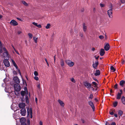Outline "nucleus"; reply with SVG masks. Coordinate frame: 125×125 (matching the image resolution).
Wrapping results in <instances>:
<instances>
[{"mask_svg":"<svg viewBox=\"0 0 125 125\" xmlns=\"http://www.w3.org/2000/svg\"><path fill=\"white\" fill-rule=\"evenodd\" d=\"M27 117L29 116L30 115L31 118H32V110L31 108L30 109L28 108L27 109Z\"/></svg>","mask_w":125,"mask_h":125,"instance_id":"1","label":"nucleus"},{"mask_svg":"<svg viewBox=\"0 0 125 125\" xmlns=\"http://www.w3.org/2000/svg\"><path fill=\"white\" fill-rule=\"evenodd\" d=\"M2 49L3 51L5 52L3 53L4 57L6 56V58L9 59V55L8 52L7 51L6 48L5 47H3Z\"/></svg>","mask_w":125,"mask_h":125,"instance_id":"2","label":"nucleus"},{"mask_svg":"<svg viewBox=\"0 0 125 125\" xmlns=\"http://www.w3.org/2000/svg\"><path fill=\"white\" fill-rule=\"evenodd\" d=\"M14 88L15 91L17 92L20 91L21 88L19 84H15Z\"/></svg>","mask_w":125,"mask_h":125,"instance_id":"3","label":"nucleus"},{"mask_svg":"<svg viewBox=\"0 0 125 125\" xmlns=\"http://www.w3.org/2000/svg\"><path fill=\"white\" fill-rule=\"evenodd\" d=\"M65 62L70 67L73 66L74 64V62L69 60H66L65 61Z\"/></svg>","mask_w":125,"mask_h":125,"instance_id":"4","label":"nucleus"},{"mask_svg":"<svg viewBox=\"0 0 125 125\" xmlns=\"http://www.w3.org/2000/svg\"><path fill=\"white\" fill-rule=\"evenodd\" d=\"M84 85L87 88L90 89L91 87V85L90 83L87 81L83 82Z\"/></svg>","mask_w":125,"mask_h":125,"instance_id":"5","label":"nucleus"},{"mask_svg":"<svg viewBox=\"0 0 125 125\" xmlns=\"http://www.w3.org/2000/svg\"><path fill=\"white\" fill-rule=\"evenodd\" d=\"M13 80L16 84H19L20 83V81L19 78L17 76H15L13 77Z\"/></svg>","mask_w":125,"mask_h":125,"instance_id":"6","label":"nucleus"},{"mask_svg":"<svg viewBox=\"0 0 125 125\" xmlns=\"http://www.w3.org/2000/svg\"><path fill=\"white\" fill-rule=\"evenodd\" d=\"M3 63L5 66L6 67H8L10 65L9 62L7 59H4L3 61Z\"/></svg>","mask_w":125,"mask_h":125,"instance_id":"7","label":"nucleus"},{"mask_svg":"<svg viewBox=\"0 0 125 125\" xmlns=\"http://www.w3.org/2000/svg\"><path fill=\"white\" fill-rule=\"evenodd\" d=\"M10 24L13 26H17L18 25V23L14 20H12L10 22Z\"/></svg>","mask_w":125,"mask_h":125,"instance_id":"8","label":"nucleus"},{"mask_svg":"<svg viewBox=\"0 0 125 125\" xmlns=\"http://www.w3.org/2000/svg\"><path fill=\"white\" fill-rule=\"evenodd\" d=\"M120 93H118L117 95L116 98L117 99H119L121 98V96L122 94V90L121 89L120 90Z\"/></svg>","mask_w":125,"mask_h":125,"instance_id":"9","label":"nucleus"},{"mask_svg":"<svg viewBox=\"0 0 125 125\" xmlns=\"http://www.w3.org/2000/svg\"><path fill=\"white\" fill-rule=\"evenodd\" d=\"M112 10H109L107 11V14L109 17L110 18H112L113 17V16L112 15Z\"/></svg>","mask_w":125,"mask_h":125,"instance_id":"10","label":"nucleus"},{"mask_svg":"<svg viewBox=\"0 0 125 125\" xmlns=\"http://www.w3.org/2000/svg\"><path fill=\"white\" fill-rule=\"evenodd\" d=\"M26 110L25 108L21 109V113L22 116H24L25 115L26 113Z\"/></svg>","mask_w":125,"mask_h":125,"instance_id":"11","label":"nucleus"},{"mask_svg":"<svg viewBox=\"0 0 125 125\" xmlns=\"http://www.w3.org/2000/svg\"><path fill=\"white\" fill-rule=\"evenodd\" d=\"M25 104L24 103H21L19 104V107L21 109H23L25 108Z\"/></svg>","mask_w":125,"mask_h":125,"instance_id":"12","label":"nucleus"},{"mask_svg":"<svg viewBox=\"0 0 125 125\" xmlns=\"http://www.w3.org/2000/svg\"><path fill=\"white\" fill-rule=\"evenodd\" d=\"M99 64L97 60L93 64V67L94 69H96L97 66Z\"/></svg>","mask_w":125,"mask_h":125,"instance_id":"13","label":"nucleus"},{"mask_svg":"<svg viewBox=\"0 0 125 125\" xmlns=\"http://www.w3.org/2000/svg\"><path fill=\"white\" fill-rule=\"evenodd\" d=\"M88 104H89L91 106L94 111L95 109V108L93 102L91 101H90L88 102Z\"/></svg>","mask_w":125,"mask_h":125,"instance_id":"14","label":"nucleus"},{"mask_svg":"<svg viewBox=\"0 0 125 125\" xmlns=\"http://www.w3.org/2000/svg\"><path fill=\"white\" fill-rule=\"evenodd\" d=\"M104 48L106 51H108L109 49V45L107 43L104 46Z\"/></svg>","mask_w":125,"mask_h":125,"instance_id":"15","label":"nucleus"},{"mask_svg":"<svg viewBox=\"0 0 125 125\" xmlns=\"http://www.w3.org/2000/svg\"><path fill=\"white\" fill-rule=\"evenodd\" d=\"M20 122L21 124H24L26 123V119L25 118L22 117L20 119Z\"/></svg>","mask_w":125,"mask_h":125,"instance_id":"16","label":"nucleus"},{"mask_svg":"<svg viewBox=\"0 0 125 125\" xmlns=\"http://www.w3.org/2000/svg\"><path fill=\"white\" fill-rule=\"evenodd\" d=\"M105 53L104 50V49H101L100 52V55L101 56H103Z\"/></svg>","mask_w":125,"mask_h":125,"instance_id":"17","label":"nucleus"},{"mask_svg":"<svg viewBox=\"0 0 125 125\" xmlns=\"http://www.w3.org/2000/svg\"><path fill=\"white\" fill-rule=\"evenodd\" d=\"M58 102L60 104V105L62 107H63L64 106V104L63 102L60 100H58Z\"/></svg>","mask_w":125,"mask_h":125,"instance_id":"18","label":"nucleus"},{"mask_svg":"<svg viewBox=\"0 0 125 125\" xmlns=\"http://www.w3.org/2000/svg\"><path fill=\"white\" fill-rule=\"evenodd\" d=\"M83 31L85 32L87 30V27L84 23H83Z\"/></svg>","mask_w":125,"mask_h":125,"instance_id":"19","label":"nucleus"},{"mask_svg":"<svg viewBox=\"0 0 125 125\" xmlns=\"http://www.w3.org/2000/svg\"><path fill=\"white\" fill-rule=\"evenodd\" d=\"M121 100L123 104L125 105V97L123 96L121 98Z\"/></svg>","mask_w":125,"mask_h":125,"instance_id":"20","label":"nucleus"},{"mask_svg":"<svg viewBox=\"0 0 125 125\" xmlns=\"http://www.w3.org/2000/svg\"><path fill=\"white\" fill-rule=\"evenodd\" d=\"M100 74V72L99 70H96L95 71V73L94 74L95 76L99 75Z\"/></svg>","mask_w":125,"mask_h":125,"instance_id":"21","label":"nucleus"},{"mask_svg":"<svg viewBox=\"0 0 125 125\" xmlns=\"http://www.w3.org/2000/svg\"><path fill=\"white\" fill-rule=\"evenodd\" d=\"M125 83V81L124 80L121 81L120 83V85L122 86L123 87L124 86V84Z\"/></svg>","mask_w":125,"mask_h":125,"instance_id":"22","label":"nucleus"},{"mask_svg":"<svg viewBox=\"0 0 125 125\" xmlns=\"http://www.w3.org/2000/svg\"><path fill=\"white\" fill-rule=\"evenodd\" d=\"M118 114L119 115V117H120V116H121L123 114V112L121 110H119L118 111Z\"/></svg>","mask_w":125,"mask_h":125,"instance_id":"23","label":"nucleus"},{"mask_svg":"<svg viewBox=\"0 0 125 125\" xmlns=\"http://www.w3.org/2000/svg\"><path fill=\"white\" fill-rule=\"evenodd\" d=\"M60 64L62 67H63L64 65V62L62 59H61L60 61Z\"/></svg>","mask_w":125,"mask_h":125,"instance_id":"24","label":"nucleus"},{"mask_svg":"<svg viewBox=\"0 0 125 125\" xmlns=\"http://www.w3.org/2000/svg\"><path fill=\"white\" fill-rule=\"evenodd\" d=\"M25 99L27 103H29V100L28 97L27 95H25Z\"/></svg>","mask_w":125,"mask_h":125,"instance_id":"25","label":"nucleus"},{"mask_svg":"<svg viewBox=\"0 0 125 125\" xmlns=\"http://www.w3.org/2000/svg\"><path fill=\"white\" fill-rule=\"evenodd\" d=\"M11 61L12 62V63H13V65L15 67L16 65H17L16 64L15 62L12 59H11Z\"/></svg>","mask_w":125,"mask_h":125,"instance_id":"26","label":"nucleus"},{"mask_svg":"<svg viewBox=\"0 0 125 125\" xmlns=\"http://www.w3.org/2000/svg\"><path fill=\"white\" fill-rule=\"evenodd\" d=\"M11 61L12 62V63H13V65L15 67L16 65H17L16 64L15 62L12 59H11Z\"/></svg>","mask_w":125,"mask_h":125,"instance_id":"27","label":"nucleus"},{"mask_svg":"<svg viewBox=\"0 0 125 125\" xmlns=\"http://www.w3.org/2000/svg\"><path fill=\"white\" fill-rule=\"evenodd\" d=\"M11 61L12 62V63H13V65L15 67L16 65H17L16 64L15 62L12 59H11Z\"/></svg>","mask_w":125,"mask_h":125,"instance_id":"28","label":"nucleus"},{"mask_svg":"<svg viewBox=\"0 0 125 125\" xmlns=\"http://www.w3.org/2000/svg\"><path fill=\"white\" fill-rule=\"evenodd\" d=\"M93 97V96L92 94H90V96L88 98V99H92Z\"/></svg>","mask_w":125,"mask_h":125,"instance_id":"29","label":"nucleus"},{"mask_svg":"<svg viewBox=\"0 0 125 125\" xmlns=\"http://www.w3.org/2000/svg\"><path fill=\"white\" fill-rule=\"evenodd\" d=\"M118 102H115L113 103V105L114 107H116L117 104Z\"/></svg>","mask_w":125,"mask_h":125,"instance_id":"30","label":"nucleus"},{"mask_svg":"<svg viewBox=\"0 0 125 125\" xmlns=\"http://www.w3.org/2000/svg\"><path fill=\"white\" fill-rule=\"evenodd\" d=\"M33 39L35 41V42L36 43H37V40L38 39V38H36L34 36L33 37Z\"/></svg>","mask_w":125,"mask_h":125,"instance_id":"31","label":"nucleus"},{"mask_svg":"<svg viewBox=\"0 0 125 125\" xmlns=\"http://www.w3.org/2000/svg\"><path fill=\"white\" fill-rule=\"evenodd\" d=\"M50 24L49 23H48L47 24V25L46 26L45 28L46 29H48L50 28Z\"/></svg>","mask_w":125,"mask_h":125,"instance_id":"32","label":"nucleus"},{"mask_svg":"<svg viewBox=\"0 0 125 125\" xmlns=\"http://www.w3.org/2000/svg\"><path fill=\"white\" fill-rule=\"evenodd\" d=\"M110 69L111 70H113V72H114L115 71V69L114 68V67L113 66H111Z\"/></svg>","mask_w":125,"mask_h":125,"instance_id":"33","label":"nucleus"},{"mask_svg":"<svg viewBox=\"0 0 125 125\" xmlns=\"http://www.w3.org/2000/svg\"><path fill=\"white\" fill-rule=\"evenodd\" d=\"M25 91H22L21 92V95L22 96H23L25 95Z\"/></svg>","mask_w":125,"mask_h":125,"instance_id":"34","label":"nucleus"},{"mask_svg":"<svg viewBox=\"0 0 125 125\" xmlns=\"http://www.w3.org/2000/svg\"><path fill=\"white\" fill-rule=\"evenodd\" d=\"M22 3L24 4L26 6H27L28 5V4L25 1H22Z\"/></svg>","mask_w":125,"mask_h":125,"instance_id":"35","label":"nucleus"},{"mask_svg":"<svg viewBox=\"0 0 125 125\" xmlns=\"http://www.w3.org/2000/svg\"><path fill=\"white\" fill-rule=\"evenodd\" d=\"M110 10H112L113 5L112 4H110L109 5Z\"/></svg>","mask_w":125,"mask_h":125,"instance_id":"36","label":"nucleus"},{"mask_svg":"<svg viewBox=\"0 0 125 125\" xmlns=\"http://www.w3.org/2000/svg\"><path fill=\"white\" fill-rule=\"evenodd\" d=\"M28 35L30 38H31L32 37L33 35L31 33H28Z\"/></svg>","mask_w":125,"mask_h":125,"instance_id":"37","label":"nucleus"},{"mask_svg":"<svg viewBox=\"0 0 125 125\" xmlns=\"http://www.w3.org/2000/svg\"><path fill=\"white\" fill-rule=\"evenodd\" d=\"M13 74L14 75H16L17 74V72L16 71H15V70H14L13 72Z\"/></svg>","mask_w":125,"mask_h":125,"instance_id":"38","label":"nucleus"},{"mask_svg":"<svg viewBox=\"0 0 125 125\" xmlns=\"http://www.w3.org/2000/svg\"><path fill=\"white\" fill-rule=\"evenodd\" d=\"M12 47H13V48L15 51V52H16L17 54H18V55H20V54L19 53V52H18L16 51L14 48V47H13V46H12Z\"/></svg>","mask_w":125,"mask_h":125,"instance_id":"39","label":"nucleus"},{"mask_svg":"<svg viewBox=\"0 0 125 125\" xmlns=\"http://www.w3.org/2000/svg\"><path fill=\"white\" fill-rule=\"evenodd\" d=\"M34 74L35 76H37L38 74L37 72L36 71H35L34 73Z\"/></svg>","mask_w":125,"mask_h":125,"instance_id":"40","label":"nucleus"},{"mask_svg":"<svg viewBox=\"0 0 125 125\" xmlns=\"http://www.w3.org/2000/svg\"><path fill=\"white\" fill-rule=\"evenodd\" d=\"M71 81L72 82L74 83L75 82V80H74V79L73 78H72L71 79Z\"/></svg>","mask_w":125,"mask_h":125,"instance_id":"41","label":"nucleus"},{"mask_svg":"<svg viewBox=\"0 0 125 125\" xmlns=\"http://www.w3.org/2000/svg\"><path fill=\"white\" fill-rule=\"evenodd\" d=\"M99 38L100 39H102L104 38V37L103 36L100 35L99 36Z\"/></svg>","mask_w":125,"mask_h":125,"instance_id":"42","label":"nucleus"},{"mask_svg":"<svg viewBox=\"0 0 125 125\" xmlns=\"http://www.w3.org/2000/svg\"><path fill=\"white\" fill-rule=\"evenodd\" d=\"M34 78L35 80H36V81H38L39 80V78L38 77L35 76L34 77Z\"/></svg>","mask_w":125,"mask_h":125,"instance_id":"43","label":"nucleus"},{"mask_svg":"<svg viewBox=\"0 0 125 125\" xmlns=\"http://www.w3.org/2000/svg\"><path fill=\"white\" fill-rule=\"evenodd\" d=\"M32 24L34 25L35 26H37V23H36L35 22H33L32 23Z\"/></svg>","mask_w":125,"mask_h":125,"instance_id":"44","label":"nucleus"},{"mask_svg":"<svg viewBox=\"0 0 125 125\" xmlns=\"http://www.w3.org/2000/svg\"><path fill=\"white\" fill-rule=\"evenodd\" d=\"M117 84H116L114 86V88L115 89H117Z\"/></svg>","mask_w":125,"mask_h":125,"instance_id":"45","label":"nucleus"},{"mask_svg":"<svg viewBox=\"0 0 125 125\" xmlns=\"http://www.w3.org/2000/svg\"><path fill=\"white\" fill-rule=\"evenodd\" d=\"M100 6L101 7H104V4H100Z\"/></svg>","mask_w":125,"mask_h":125,"instance_id":"46","label":"nucleus"},{"mask_svg":"<svg viewBox=\"0 0 125 125\" xmlns=\"http://www.w3.org/2000/svg\"><path fill=\"white\" fill-rule=\"evenodd\" d=\"M92 83L94 85H95V86H97V84L95 82H93Z\"/></svg>","mask_w":125,"mask_h":125,"instance_id":"47","label":"nucleus"},{"mask_svg":"<svg viewBox=\"0 0 125 125\" xmlns=\"http://www.w3.org/2000/svg\"><path fill=\"white\" fill-rule=\"evenodd\" d=\"M121 1L123 3H125V0H121Z\"/></svg>","mask_w":125,"mask_h":125,"instance_id":"48","label":"nucleus"},{"mask_svg":"<svg viewBox=\"0 0 125 125\" xmlns=\"http://www.w3.org/2000/svg\"><path fill=\"white\" fill-rule=\"evenodd\" d=\"M17 70L18 72L20 74V75L21 76V72L20 70L18 69Z\"/></svg>","mask_w":125,"mask_h":125,"instance_id":"49","label":"nucleus"},{"mask_svg":"<svg viewBox=\"0 0 125 125\" xmlns=\"http://www.w3.org/2000/svg\"><path fill=\"white\" fill-rule=\"evenodd\" d=\"M116 125V123H115L114 122H113L111 124V125Z\"/></svg>","mask_w":125,"mask_h":125,"instance_id":"50","label":"nucleus"},{"mask_svg":"<svg viewBox=\"0 0 125 125\" xmlns=\"http://www.w3.org/2000/svg\"><path fill=\"white\" fill-rule=\"evenodd\" d=\"M37 27H38L39 28H41V26L40 24H39L38 25L37 24Z\"/></svg>","mask_w":125,"mask_h":125,"instance_id":"51","label":"nucleus"},{"mask_svg":"<svg viewBox=\"0 0 125 125\" xmlns=\"http://www.w3.org/2000/svg\"><path fill=\"white\" fill-rule=\"evenodd\" d=\"M25 94H26V95H27L28 94V92L27 90H26V91H25Z\"/></svg>","mask_w":125,"mask_h":125,"instance_id":"52","label":"nucleus"},{"mask_svg":"<svg viewBox=\"0 0 125 125\" xmlns=\"http://www.w3.org/2000/svg\"><path fill=\"white\" fill-rule=\"evenodd\" d=\"M93 79H94V80H95V81H96L97 82H98V80L97 79H95V78H93Z\"/></svg>","mask_w":125,"mask_h":125,"instance_id":"53","label":"nucleus"},{"mask_svg":"<svg viewBox=\"0 0 125 125\" xmlns=\"http://www.w3.org/2000/svg\"><path fill=\"white\" fill-rule=\"evenodd\" d=\"M94 57L96 59H97L99 57V56H98L97 57H96L95 56Z\"/></svg>","mask_w":125,"mask_h":125,"instance_id":"54","label":"nucleus"},{"mask_svg":"<svg viewBox=\"0 0 125 125\" xmlns=\"http://www.w3.org/2000/svg\"><path fill=\"white\" fill-rule=\"evenodd\" d=\"M2 49L1 48H0V54L1 53H2Z\"/></svg>","mask_w":125,"mask_h":125,"instance_id":"55","label":"nucleus"},{"mask_svg":"<svg viewBox=\"0 0 125 125\" xmlns=\"http://www.w3.org/2000/svg\"><path fill=\"white\" fill-rule=\"evenodd\" d=\"M35 101L36 103H37V102L38 101V99L37 97H35Z\"/></svg>","mask_w":125,"mask_h":125,"instance_id":"56","label":"nucleus"},{"mask_svg":"<svg viewBox=\"0 0 125 125\" xmlns=\"http://www.w3.org/2000/svg\"><path fill=\"white\" fill-rule=\"evenodd\" d=\"M110 114L111 115H113L114 114V112H110Z\"/></svg>","mask_w":125,"mask_h":125,"instance_id":"57","label":"nucleus"},{"mask_svg":"<svg viewBox=\"0 0 125 125\" xmlns=\"http://www.w3.org/2000/svg\"><path fill=\"white\" fill-rule=\"evenodd\" d=\"M0 47H2V45L1 43V42L0 41Z\"/></svg>","mask_w":125,"mask_h":125,"instance_id":"58","label":"nucleus"},{"mask_svg":"<svg viewBox=\"0 0 125 125\" xmlns=\"http://www.w3.org/2000/svg\"><path fill=\"white\" fill-rule=\"evenodd\" d=\"M80 35L81 37H83V34L82 33H80Z\"/></svg>","mask_w":125,"mask_h":125,"instance_id":"59","label":"nucleus"},{"mask_svg":"<svg viewBox=\"0 0 125 125\" xmlns=\"http://www.w3.org/2000/svg\"><path fill=\"white\" fill-rule=\"evenodd\" d=\"M95 50V48L93 47L92 48V50L93 51H94Z\"/></svg>","mask_w":125,"mask_h":125,"instance_id":"60","label":"nucleus"},{"mask_svg":"<svg viewBox=\"0 0 125 125\" xmlns=\"http://www.w3.org/2000/svg\"><path fill=\"white\" fill-rule=\"evenodd\" d=\"M125 62V61L124 60H123L122 62V64H124Z\"/></svg>","mask_w":125,"mask_h":125,"instance_id":"61","label":"nucleus"},{"mask_svg":"<svg viewBox=\"0 0 125 125\" xmlns=\"http://www.w3.org/2000/svg\"><path fill=\"white\" fill-rule=\"evenodd\" d=\"M40 125H42V121H40Z\"/></svg>","mask_w":125,"mask_h":125,"instance_id":"62","label":"nucleus"},{"mask_svg":"<svg viewBox=\"0 0 125 125\" xmlns=\"http://www.w3.org/2000/svg\"><path fill=\"white\" fill-rule=\"evenodd\" d=\"M24 89L25 91H26L27 90V87H24Z\"/></svg>","mask_w":125,"mask_h":125,"instance_id":"63","label":"nucleus"},{"mask_svg":"<svg viewBox=\"0 0 125 125\" xmlns=\"http://www.w3.org/2000/svg\"><path fill=\"white\" fill-rule=\"evenodd\" d=\"M21 125H26V123H24V124H21Z\"/></svg>","mask_w":125,"mask_h":125,"instance_id":"64","label":"nucleus"}]
</instances>
